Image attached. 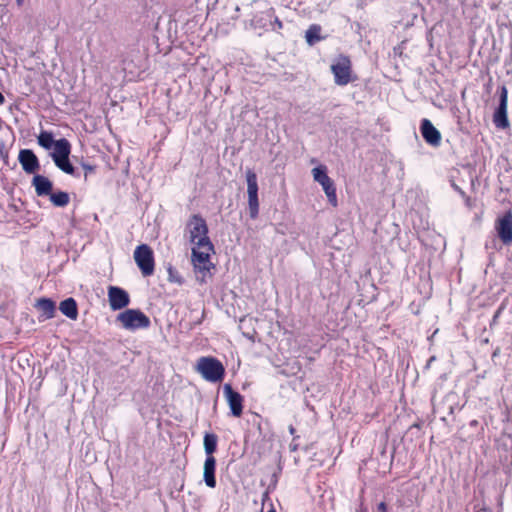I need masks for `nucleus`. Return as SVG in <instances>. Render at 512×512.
Masks as SVG:
<instances>
[{"label":"nucleus","mask_w":512,"mask_h":512,"mask_svg":"<svg viewBox=\"0 0 512 512\" xmlns=\"http://www.w3.org/2000/svg\"><path fill=\"white\" fill-rule=\"evenodd\" d=\"M421 133L424 138V140L432 145V146H439L441 143V134L440 132L433 126L430 120L423 119L421 122Z\"/></svg>","instance_id":"nucleus-15"},{"label":"nucleus","mask_w":512,"mask_h":512,"mask_svg":"<svg viewBox=\"0 0 512 512\" xmlns=\"http://www.w3.org/2000/svg\"><path fill=\"white\" fill-rule=\"evenodd\" d=\"M0 157L4 160H8V151L5 149L3 144H0Z\"/></svg>","instance_id":"nucleus-25"},{"label":"nucleus","mask_w":512,"mask_h":512,"mask_svg":"<svg viewBox=\"0 0 512 512\" xmlns=\"http://www.w3.org/2000/svg\"><path fill=\"white\" fill-rule=\"evenodd\" d=\"M246 181L249 215L252 219H256L259 213L258 183L257 176L251 169L246 170Z\"/></svg>","instance_id":"nucleus-9"},{"label":"nucleus","mask_w":512,"mask_h":512,"mask_svg":"<svg viewBox=\"0 0 512 512\" xmlns=\"http://www.w3.org/2000/svg\"><path fill=\"white\" fill-rule=\"evenodd\" d=\"M168 280L170 282H173V283H178V284H182L183 283V279L182 277L178 274V272L173 268V267H169L168 268Z\"/></svg>","instance_id":"nucleus-23"},{"label":"nucleus","mask_w":512,"mask_h":512,"mask_svg":"<svg viewBox=\"0 0 512 512\" xmlns=\"http://www.w3.org/2000/svg\"><path fill=\"white\" fill-rule=\"evenodd\" d=\"M18 161L27 174H35L40 169V162L36 154L30 149H22L18 155Z\"/></svg>","instance_id":"nucleus-13"},{"label":"nucleus","mask_w":512,"mask_h":512,"mask_svg":"<svg viewBox=\"0 0 512 512\" xmlns=\"http://www.w3.org/2000/svg\"><path fill=\"white\" fill-rule=\"evenodd\" d=\"M41 312L45 319H51L55 315V302L49 298H40L35 305Z\"/></svg>","instance_id":"nucleus-19"},{"label":"nucleus","mask_w":512,"mask_h":512,"mask_svg":"<svg viewBox=\"0 0 512 512\" xmlns=\"http://www.w3.org/2000/svg\"><path fill=\"white\" fill-rule=\"evenodd\" d=\"M496 230L500 240L509 245L512 243V212H506L496 223Z\"/></svg>","instance_id":"nucleus-14"},{"label":"nucleus","mask_w":512,"mask_h":512,"mask_svg":"<svg viewBox=\"0 0 512 512\" xmlns=\"http://www.w3.org/2000/svg\"><path fill=\"white\" fill-rule=\"evenodd\" d=\"M186 230L189 234V240L194 246L204 245L208 247V243H211L208 237L207 223L199 214H194L189 218L186 224Z\"/></svg>","instance_id":"nucleus-4"},{"label":"nucleus","mask_w":512,"mask_h":512,"mask_svg":"<svg viewBox=\"0 0 512 512\" xmlns=\"http://www.w3.org/2000/svg\"><path fill=\"white\" fill-rule=\"evenodd\" d=\"M508 90L505 85L499 88V105L494 112L493 122L497 128L506 129L510 126L507 117Z\"/></svg>","instance_id":"nucleus-10"},{"label":"nucleus","mask_w":512,"mask_h":512,"mask_svg":"<svg viewBox=\"0 0 512 512\" xmlns=\"http://www.w3.org/2000/svg\"><path fill=\"white\" fill-rule=\"evenodd\" d=\"M289 432H290L291 434H294V433H295V428H294L292 425H290V426H289Z\"/></svg>","instance_id":"nucleus-30"},{"label":"nucleus","mask_w":512,"mask_h":512,"mask_svg":"<svg viewBox=\"0 0 512 512\" xmlns=\"http://www.w3.org/2000/svg\"><path fill=\"white\" fill-rule=\"evenodd\" d=\"M289 447H290V450H291L292 452H295V451L297 450V448H298V444L295 442V438L293 439V441H292V443L290 444V446H289Z\"/></svg>","instance_id":"nucleus-27"},{"label":"nucleus","mask_w":512,"mask_h":512,"mask_svg":"<svg viewBox=\"0 0 512 512\" xmlns=\"http://www.w3.org/2000/svg\"><path fill=\"white\" fill-rule=\"evenodd\" d=\"M117 321H119L122 327L127 330L148 328L151 323L149 317L138 309L125 310L118 314Z\"/></svg>","instance_id":"nucleus-6"},{"label":"nucleus","mask_w":512,"mask_h":512,"mask_svg":"<svg viewBox=\"0 0 512 512\" xmlns=\"http://www.w3.org/2000/svg\"><path fill=\"white\" fill-rule=\"evenodd\" d=\"M312 175H313L314 180L322 186L329 202L333 206H336L337 205L336 188H335L333 180L327 175L326 166L319 165L318 167L313 168Z\"/></svg>","instance_id":"nucleus-8"},{"label":"nucleus","mask_w":512,"mask_h":512,"mask_svg":"<svg viewBox=\"0 0 512 512\" xmlns=\"http://www.w3.org/2000/svg\"><path fill=\"white\" fill-rule=\"evenodd\" d=\"M4 102H5V98L2 95V93L0 92V104H3Z\"/></svg>","instance_id":"nucleus-29"},{"label":"nucleus","mask_w":512,"mask_h":512,"mask_svg":"<svg viewBox=\"0 0 512 512\" xmlns=\"http://www.w3.org/2000/svg\"><path fill=\"white\" fill-rule=\"evenodd\" d=\"M16 3L18 6H22L24 3V0H16Z\"/></svg>","instance_id":"nucleus-31"},{"label":"nucleus","mask_w":512,"mask_h":512,"mask_svg":"<svg viewBox=\"0 0 512 512\" xmlns=\"http://www.w3.org/2000/svg\"><path fill=\"white\" fill-rule=\"evenodd\" d=\"M59 309L63 315L71 320H76L78 317V307L74 298L70 297L63 300L59 305Z\"/></svg>","instance_id":"nucleus-18"},{"label":"nucleus","mask_w":512,"mask_h":512,"mask_svg":"<svg viewBox=\"0 0 512 512\" xmlns=\"http://www.w3.org/2000/svg\"><path fill=\"white\" fill-rule=\"evenodd\" d=\"M208 247L195 245L192 248L191 260L196 274V279L200 283H206L207 278L211 277V269L214 265L210 260V255L214 252V246L208 243Z\"/></svg>","instance_id":"nucleus-2"},{"label":"nucleus","mask_w":512,"mask_h":512,"mask_svg":"<svg viewBox=\"0 0 512 512\" xmlns=\"http://www.w3.org/2000/svg\"><path fill=\"white\" fill-rule=\"evenodd\" d=\"M32 185L35 188L37 196H48L52 193V182L43 175H34Z\"/></svg>","instance_id":"nucleus-16"},{"label":"nucleus","mask_w":512,"mask_h":512,"mask_svg":"<svg viewBox=\"0 0 512 512\" xmlns=\"http://www.w3.org/2000/svg\"><path fill=\"white\" fill-rule=\"evenodd\" d=\"M378 512H387V505L384 502H381L377 506Z\"/></svg>","instance_id":"nucleus-26"},{"label":"nucleus","mask_w":512,"mask_h":512,"mask_svg":"<svg viewBox=\"0 0 512 512\" xmlns=\"http://www.w3.org/2000/svg\"><path fill=\"white\" fill-rule=\"evenodd\" d=\"M268 512H276V510L274 508H271Z\"/></svg>","instance_id":"nucleus-32"},{"label":"nucleus","mask_w":512,"mask_h":512,"mask_svg":"<svg viewBox=\"0 0 512 512\" xmlns=\"http://www.w3.org/2000/svg\"><path fill=\"white\" fill-rule=\"evenodd\" d=\"M223 393L234 417H240L243 412V397L237 391H234L230 384H225Z\"/></svg>","instance_id":"nucleus-12"},{"label":"nucleus","mask_w":512,"mask_h":512,"mask_svg":"<svg viewBox=\"0 0 512 512\" xmlns=\"http://www.w3.org/2000/svg\"><path fill=\"white\" fill-rule=\"evenodd\" d=\"M49 196H50V201L56 207H65L68 205V203L70 201L69 194L64 191H58L56 193H51Z\"/></svg>","instance_id":"nucleus-21"},{"label":"nucleus","mask_w":512,"mask_h":512,"mask_svg":"<svg viewBox=\"0 0 512 512\" xmlns=\"http://www.w3.org/2000/svg\"><path fill=\"white\" fill-rule=\"evenodd\" d=\"M275 24L278 26V28H282V22L278 18L275 19Z\"/></svg>","instance_id":"nucleus-28"},{"label":"nucleus","mask_w":512,"mask_h":512,"mask_svg":"<svg viewBox=\"0 0 512 512\" xmlns=\"http://www.w3.org/2000/svg\"><path fill=\"white\" fill-rule=\"evenodd\" d=\"M108 300L113 311L123 309L130 303L127 291L117 286L108 287Z\"/></svg>","instance_id":"nucleus-11"},{"label":"nucleus","mask_w":512,"mask_h":512,"mask_svg":"<svg viewBox=\"0 0 512 512\" xmlns=\"http://www.w3.org/2000/svg\"><path fill=\"white\" fill-rule=\"evenodd\" d=\"M321 27L319 25H311L306 31L305 38L306 42L312 46L316 42L320 41L322 38L320 36Z\"/></svg>","instance_id":"nucleus-22"},{"label":"nucleus","mask_w":512,"mask_h":512,"mask_svg":"<svg viewBox=\"0 0 512 512\" xmlns=\"http://www.w3.org/2000/svg\"><path fill=\"white\" fill-rule=\"evenodd\" d=\"M134 260L144 277L154 273L155 261L153 250L147 244H141L134 251Z\"/></svg>","instance_id":"nucleus-7"},{"label":"nucleus","mask_w":512,"mask_h":512,"mask_svg":"<svg viewBox=\"0 0 512 512\" xmlns=\"http://www.w3.org/2000/svg\"><path fill=\"white\" fill-rule=\"evenodd\" d=\"M334 81L339 86H346L354 81L352 77V63L348 56L339 55L331 65Z\"/></svg>","instance_id":"nucleus-5"},{"label":"nucleus","mask_w":512,"mask_h":512,"mask_svg":"<svg viewBox=\"0 0 512 512\" xmlns=\"http://www.w3.org/2000/svg\"><path fill=\"white\" fill-rule=\"evenodd\" d=\"M215 469H216L215 457L207 456V458L204 462L203 477H204L205 484L210 488L216 487Z\"/></svg>","instance_id":"nucleus-17"},{"label":"nucleus","mask_w":512,"mask_h":512,"mask_svg":"<svg viewBox=\"0 0 512 512\" xmlns=\"http://www.w3.org/2000/svg\"><path fill=\"white\" fill-rule=\"evenodd\" d=\"M218 438L213 433H206L204 436V450L207 456H213L217 448Z\"/></svg>","instance_id":"nucleus-20"},{"label":"nucleus","mask_w":512,"mask_h":512,"mask_svg":"<svg viewBox=\"0 0 512 512\" xmlns=\"http://www.w3.org/2000/svg\"><path fill=\"white\" fill-rule=\"evenodd\" d=\"M82 168L85 170V178H87L88 173L94 172L95 167L88 163H81Z\"/></svg>","instance_id":"nucleus-24"},{"label":"nucleus","mask_w":512,"mask_h":512,"mask_svg":"<svg viewBox=\"0 0 512 512\" xmlns=\"http://www.w3.org/2000/svg\"><path fill=\"white\" fill-rule=\"evenodd\" d=\"M196 371L209 382H221L225 375L223 364L214 357H201L196 364Z\"/></svg>","instance_id":"nucleus-3"},{"label":"nucleus","mask_w":512,"mask_h":512,"mask_svg":"<svg viewBox=\"0 0 512 512\" xmlns=\"http://www.w3.org/2000/svg\"><path fill=\"white\" fill-rule=\"evenodd\" d=\"M37 142L46 150L53 148V151L50 153V157L56 167L66 174L75 176V168L69 159L71 144L66 138L54 140L52 132L42 130L37 136Z\"/></svg>","instance_id":"nucleus-1"}]
</instances>
